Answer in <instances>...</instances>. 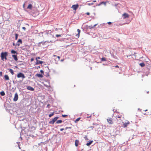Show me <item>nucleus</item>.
I'll use <instances>...</instances> for the list:
<instances>
[{"label": "nucleus", "mask_w": 151, "mask_h": 151, "mask_svg": "<svg viewBox=\"0 0 151 151\" xmlns=\"http://www.w3.org/2000/svg\"><path fill=\"white\" fill-rule=\"evenodd\" d=\"M32 6L31 4H29L27 7V9H32Z\"/></svg>", "instance_id": "obj_14"}, {"label": "nucleus", "mask_w": 151, "mask_h": 151, "mask_svg": "<svg viewBox=\"0 0 151 151\" xmlns=\"http://www.w3.org/2000/svg\"><path fill=\"white\" fill-rule=\"evenodd\" d=\"M61 35H56L55 36L57 37H61Z\"/></svg>", "instance_id": "obj_30"}, {"label": "nucleus", "mask_w": 151, "mask_h": 151, "mask_svg": "<svg viewBox=\"0 0 151 151\" xmlns=\"http://www.w3.org/2000/svg\"><path fill=\"white\" fill-rule=\"evenodd\" d=\"M18 98V96L17 93H16L14 95V96L13 99L14 101H17Z\"/></svg>", "instance_id": "obj_7"}, {"label": "nucleus", "mask_w": 151, "mask_h": 151, "mask_svg": "<svg viewBox=\"0 0 151 151\" xmlns=\"http://www.w3.org/2000/svg\"><path fill=\"white\" fill-rule=\"evenodd\" d=\"M90 128H91V129H93V127H90Z\"/></svg>", "instance_id": "obj_49"}, {"label": "nucleus", "mask_w": 151, "mask_h": 151, "mask_svg": "<svg viewBox=\"0 0 151 151\" xmlns=\"http://www.w3.org/2000/svg\"><path fill=\"white\" fill-rule=\"evenodd\" d=\"M93 142V141H91L89 142H88L86 144V145L88 146H89L90 145H91L92 143Z\"/></svg>", "instance_id": "obj_18"}, {"label": "nucleus", "mask_w": 151, "mask_h": 151, "mask_svg": "<svg viewBox=\"0 0 151 151\" xmlns=\"http://www.w3.org/2000/svg\"><path fill=\"white\" fill-rule=\"evenodd\" d=\"M40 72L42 73H44V71H43V70H40Z\"/></svg>", "instance_id": "obj_40"}, {"label": "nucleus", "mask_w": 151, "mask_h": 151, "mask_svg": "<svg viewBox=\"0 0 151 151\" xmlns=\"http://www.w3.org/2000/svg\"><path fill=\"white\" fill-rule=\"evenodd\" d=\"M139 65L142 67H143L145 66V65L144 63H142L139 64Z\"/></svg>", "instance_id": "obj_19"}, {"label": "nucleus", "mask_w": 151, "mask_h": 151, "mask_svg": "<svg viewBox=\"0 0 151 151\" xmlns=\"http://www.w3.org/2000/svg\"><path fill=\"white\" fill-rule=\"evenodd\" d=\"M91 117V116H88L87 117V118H89V117Z\"/></svg>", "instance_id": "obj_52"}, {"label": "nucleus", "mask_w": 151, "mask_h": 151, "mask_svg": "<svg viewBox=\"0 0 151 151\" xmlns=\"http://www.w3.org/2000/svg\"><path fill=\"white\" fill-rule=\"evenodd\" d=\"M23 6H24V4H23Z\"/></svg>", "instance_id": "obj_54"}, {"label": "nucleus", "mask_w": 151, "mask_h": 151, "mask_svg": "<svg viewBox=\"0 0 151 151\" xmlns=\"http://www.w3.org/2000/svg\"><path fill=\"white\" fill-rule=\"evenodd\" d=\"M18 35L16 33L15 34V39L16 40H17V39Z\"/></svg>", "instance_id": "obj_27"}, {"label": "nucleus", "mask_w": 151, "mask_h": 151, "mask_svg": "<svg viewBox=\"0 0 151 151\" xmlns=\"http://www.w3.org/2000/svg\"><path fill=\"white\" fill-rule=\"evenodd\" d=\"M17 45H18V46H19L20 45V44H17Z\"/></svg>", "instance_id": "obj_50"}, {"label": "nucleus", "mask_w": 151, "mask_h": 151, "mask_svg": "<svg viewBox=\"0 0 151 151\" xmlns=\"http://www.w3.org/2000/svg\"><path fill=\"white\" fill-rule=\"evenodd\" d=\"M34 60V59L33 58H32L31 59V62H32Z\"/></svg>", "instance_id": "obj_37"}, {"label": "nucleus", "mask_w": 151, "mask_h": 151, "mask_svg": "<svg viewBox=\"0 0 151 151\" xmlns=\"http://www.w3.org/2000/svg\"><path fill=\"white\" fill-rule=\"evenodd\" d=\"M79 5L78 4H77L76 5H73L71 7V8H72L74 10L76 11V9L79 7Z\"/></svg>", "instance_id": "obj_5"}, {"label": "nucleus", "mask_w": 151, "mask_h": 151, "mask_svg": "<svg viewBox=\"0 0 151 151\" xmlns=\"http://www.w3.org/2000/svg\"><path fill=\"white\" fill-rule=\"evenodd\" d=\"M122 115L120 114H119L118 115H116V116H115V117L116 118V119H115V120H116V122H119L120 123V121H121V120L120 119H119L118 120L117 119V118H121V117H122Z\"/></svg>", "instance_id": "obj_6"}, {"label": "nucleus", "mask_w": 151, "mask_h": 151, "mask_svg": "<svg viewBox=\"0 0 151 151\" xmlns=\"http://www.w3.org/2000/svg\"><path fill=\"white\" fill-rule=\"evenodd\" d=\"M81 119L80 117H79L75 121V122L77 123L78 121H79L80 119Z\"/></svg>", "instance_id": "obj_21"}, {"label": "nucleus", "mask_w": 151, "mask_h": 151, "mask_svg": "<svg viewBox=\"0 0 151 151\" xmlns=\"http://www.w3.org/2000/svg\"><path fill=\"white\" fill-rule=\"evenodd\" d=\"M4 78L6 80H9V77L7 75H5L4 76Z\"/></svg>", "instance_id": "obj_17"}, {"label": "nucleus", "mask_w": 151, "mask_h": 151, "mask_svg": "<svg viewBox=\"0 0 151 151\" xmlns=\"http://www.w3.org/2000/svg\"><path fill=\"white\" fill-rule=\"evenodd\" d=\"M108 2V1H106V2H104V1H103V2H102V4H104V5L105 6H106V4Z\"/></svg>", "instance_id": "obj_28"}, {"label": "nucleus", "mask_w": 151, "mask_h": 151, "mask_svg": "<svg viewBox=\"0 0 151 151\" xmlns=\"http://www.w3.org/2000/svg\"><path fill=\"white\" fill-rule=\"evenodd\" d=\"M27 89L31 91H34V89L30 86H27Z\"/></svg>", "instance_id": "obj_9"}, {"label": "nucleus", "mask_w": 151, "mask_h": 151, "mask_svg": "<svg viewBox=\"0 0 151 151\" xmlns=\"http://www.w3.org/2000/svg\"><path fill=\"white\" fill-rule=\"evenodd\" d=\"M2 76V72H0V76Z\"/></svg>", "instance_id": "obj_38"}, {"label": "nucleus", "mask_w": 151, "mask_h": 151, "mask_svg": "<svg viewBox=\"0 0 151 151\" xmlns=\"http://www.w3.org/2000/svg\"><path fill=\"white\" fill-rule=\"evenodd\" d=\"M97 25V24H95V25L93 26V27H95L96 26V25Z\"/></svg>", "instance_id": "obj_48"}, {"label": "nucleus", "mask_w": 151, "mask_h": 151, "mask_svg": "<svg viewBox=\"0 0 151 151\" xmlns=\"http://www.w3.org/2000/svg\"><path fill=\"white\" fill-rule=\"evenodd\" d=\"M22 29H24V30H26V28H25V27H22Z\"/></svg>", "instance_id": "obj_36"}, {"label": "nucleus", "mask_w": 151, "mask_h": 151, "mask_svg": "<svg viewBox=\"0 0 151 151\" xmlns=\"http://www.w3.org/2000/svg\"><path fill=\"white\" fill-rule=\"evenodd\" d=\"M23 151H25L24 150H23Z\"/></svg>", "instance_id": "obj_59"}, {"label": "nucleus", "mask_w": 151, "mask_h": 151, "mask_svg": "<svg viewBox=\"0 0 151 151\" xmlns=\"http://www.w3.org/2000/svg\"><path fill=\"white\" fill-rule=\"evenodd\" d=\"M53 56H56V55H53Z\"/></svg>", "instance_id": "obj_53"}, {"label": "nucleus", "mask_w": 151, "mask_h": 151, "mask_svg": "<svg viewBox=\"0 0 151 151\" xmlns=\"http://www.w3.org/2000/svg\"><path fill=\"white\" fill-rule=\"evenodd\" d=\"M17 76L18 78H22L23 79L25 78L24 74L21 72L18 73Z\"/></svg>", "instance_id": "obj_3"}, {"label": "nucleus", "mask_w": 151, "mask_h": 151, "mask_svg": "<svg viewBox=\"0 0 151 151\" xmlns=\"http://www.w3.org/2000/svg\"><path fill=\"white\" fill-rule=\"evenodd\" d=\"M97 25V24H95V25L93 26V27H95L96 26V25Z\"/></svg>", "instance_id": "obj_47"}, {"label": "nucleus", "mask_w": 151, "mask_h": 151, "mask_svg": "<svg viewBox=\"0 0 151 151\" xmlns=\"http://www.w3.org/2000/svg\"><path fill=\"white\" fill-rule=\"evenodd\" d=\"M86 14L87 15H89L90 14V13L88 12L86 13Z\"/></svg>", "instance_id": "obj_43"}, {"label": "nucleus", "mask_w": 151, "mask_h": 151, "mask_svg": "<svg viewBox=\"0 0 151 151\" xmlns=\"http://www.w3.org/2000/svg\"><path fill=\"white\" fill-rule=\"evenodd\" d=\"M12 53L15 54L17 53V52L14 50H12L11 52Z\"/></svg>", "instance_id": "obj_25"}, {"label": "nucleus", "mask_w": 151, "mask_h": 151, "mask_svg": "<svg viewBox=\"0 0 151 151\" xmlns=\"http://www.w3.org/2000/svg\"><path fill=\"white\" fill-rule=\"evenodd\" d=\"M147 111V110H145V111Z\"/></svg>", "instance_id": "obj_56"}, {"label": "nucleus", "mask_w": 151, "mask_h": 151, "mask_svg": "<svg viewBox=\"0 0 151 151\" xmlns=\"http://www.w3.org/2000/svg\"><path fill=\"white\" fill-rule=\"evenodd\" d=\"M115 67L119 68V67L118 65H116V66H115Z\"/></svg>", "instance_id": "obj_45"}, {"label": "nucleus", "mask_w": 151, "mask_h": 151, "mask_svg": "<svg viewBox=\"0 0 151 151\" xmlns=\"http://www.w3.org/2000/svg\"><path fill=\"white\" fill-rule=\"evenodd\" d=\"M143 151H145V150H143Z\"/></svg>", "instance_id": "obj_58"}, {"label": "nucleus", "mask_w": 151, "mask_h": 151, "mask_svg": "<svg viewBox=\"0 0 151 151\" xmlns=\"http://www.w3.org/2000/svg\"><path fill=\"white\" fill-rule=\"evenodd\" d=\"M8 55V53L7 52H2L1 53V59L3 60H4V59L5 60H6L7 58L6 57Z\"/></svg>", "instance_id": "obj_2"}, {"label": "nucleus", "mask_w": 151, "mask_h": 151, "mask_svg": "<svg viewBox=\"0 0 151 151\" xmlns=\"http://www.w3.org/2000/svg\"><path fill=\"white\" fill-rule=\"evenodd\" d=\"M17 42H19L20 44H22V40L20 39H19L18 40Z\"/></svg>", "instance_id": "obj_26"}, {"label": "nucleus", "mask_w": 151, "mask_h": 151, "mask_svg": "<svg viewBox=\"0 0 151 151\" xmlns=\"http://www.w3.org/2000/svg\"><path fill=\"white\" fill-rule=\"evenodd\" d=\"M61 61H63V60H61Z\"/></svg>", "instance_id": "obj_55"}, {"label": "nucleus", "mask_w": 151, "mask_h": 151, "mask_svg": "<svg viewBox=\"0 0 151 151\" xmlns=\"http://www.w3.org/2000/svg\"><path fill=\"white\" fill-rule=\"evenodd\" d=\"M68 128H70V127H66V128L65 129V130H66V129H68Z\"/></svg>", "instance_id": "obj_41"}, {"label": "nucleus", "mask_w": 151, "mask_h": 151, "mask_svg": "<svg viewBox=\"0 0 151 151\" xmlns=\"http://www.w3.org/2000/svg\"><path fill=\"white\" fill-rule=\"evenodd\" d=\"M13 45H14V43L13 44Z\"/></svg>", "instance_id": "obj_57"}, {"label": "nucleus", "mask_w": 151, "mask_h": 151, "mask_svg": "<svg viewBox=\"0 0 151 151\" xmlns=\"http://www.w3.org/2000/svg\"><path fill=\"white\" fill-rule=\"evenodd\" d=\"M0 94L2 96H4L5 95V93L4 91H1L0 93Z\"/></svg>", "instance_id": "obj_22"}, {"label": "nucleus", "mask_w": 151, "mask_h": 151, "mask_svg": "<svg viewBox=\"0 0 151 151\" xmlns=\"http://www.w3.org/2000/svg\"><path fill=\"white\" fill-rule=\"evenodd\" d=\"M96 2V0H94L93 1V2Z\"/></svg>", "instance_id": "obj_46"}, {"label": "nucleus", "mask_w": 151, "mask_h": 151, "mask_svg": "<svg viewBox=\"0 0 151 151\" xmlns=\"http://www.w3.org/2000/svg\"><path fill=\"white\" fill-rule=\"evenodd\" d=\"M122 16L124 17L123 18L124 19L129 17V15L127 13H124L122 15Z\"/></svg>", "instance_id": "obj_8"}, {"label": "nucleus", "mask_w": 151, "mask_h": 151, "mask_svg": "<svg viewBox=\"0 0 151 151\" xmlns=\"http://www.w3.org/2000/svg\"><path fill=\"white\" fill-rule=\"evenodd\" d=\"M62 122V120H58L56 122V123L57 124H59L61 123Z\"/></svg>", "instance_id": "obj_23"}, {"label": "nucleus", "mask_w": 151, "mask_h": 151, "mask_svg": "<svg viewBox=\"0 0 151 151\" xmlns=\"http://www.w3.org/2000/svg\"><path fill=\"white\" fill-rule=\"evenodd\" d=\"M101 60L102 61H106V58H102L101 59Z\"/></svg>", "instance_id": "obj_29"}, {"label": "nucleus", "mask_w": 151, "mask_h": 151, "mask_svg": "<svg viewBox=\"0 0 151 151\" xmlns=\"http://www.w3.org/2000/svg\"><path fill=\"white\" fill-rule=\"evenodd\" d=\"M9 71L12 75H13L14 74V73L12 69H9Z\"/></svg>", "instance_id": "obj_20"}, {"label": "nucleus", "mask_w": 151, "mask_h": 151, "mask_svg": "<svg viewBox=\"0 0 151 151\" xmlns=\"http://www.w3.org/2000/svg\"><path fill=\"white\" fill-rule=\"evenodd\" d=\"M67 116V115H63V114L62 115V116L63 117H65Z\"/></svg>", "instance_id": "obj_35"}, {"label": "nucleus", "mask_w": 151, "mask_h": 151, "mask_svg": "<svg viewBox=\"0 0 151 151\" xmlns=\"http://www.w3.org/2000/svg\"><path fill=\"white\" fill-rule=\"evenodd\" d=\"M102 2H100L99 4H98V5H96V6H100V5H101L102 4Z\"/></svg>", "instance_id": "obj_33"}, {"label": "nucleus", "mask_w": 151, "mask_h": 151, "mask_svg": "<svg viewBox=\"0 0 151 151\" xmlns=\"http://www.w3.org/2000/svg\"><path fill=\"white\" fill-rule=\"evenodd\" d=\"M54 114V112H52V113H51V114H49V116L50 117H51Z\"/></svg>", "instance_id": "obj_24"}, {"label": "nucleus", "mask_w": 151, "mask_h": 151, "mask_svg": "<svg viewBox=\"0 0 151 151\" xmlns=\"http://www.w3.org/2000/svg\"><path fill=\"white\" fill-rule=\"evenodd\" d=\"M36 61H37V62L36 63V65H37V64H42L43 63V61L39 60H37Z\"/></svg>", "instance_id": "obj_12"}, {"label": "nucleus", "mask_w": 151, "mask_h": 151, "mask_svg": "<svg viewBox=\"0 0 151 151\" xmlns=\"http://www.w3.org/2000/svg\"><path fill=\"white\" fill-rule=\"evenodd\" d=\"M49 106H50V104H49L47 105V106L48 107Z\"/></svg>", "instance_id": "obj_51"}, {"label": "nucleus", "mask_w": 151, "mask_h": 151, "mask_svg": "<svg viewBox=\"0 0 151 151\" xmlns=\"http://www.w3.org/2000/svg\"><path fill=\"white\" fill-rule=\"evenodd\" d=\"M58 118V117H56L53 119L52 120L50 121L49 122V123L51 124H53L54 122L57 120Z\"/></svg>", "instance_id": "obj_4"}, {"label": "nucleus", "mask_w": 151, "mask_h": 151, "mask_svg": "<svg viewBox=\"0 0 151 151\" xmlns=\"http://www.w3.org/2000/svg\"><path fill=\"white\" fill-rule=\"evenodd\" d=\"M107 23L109 24H111V22H108Z\"/></svg>", "instance_id": "obj_39"}, {"label": "nucleus", "mask_w": 151, "mask_h": 151, "mask_svg": "<svg viewBox=\"0 0 151 151\" xmlns=\"http://www.w3.org/2000/svg\"><path fill=\"white\" fill-rule=\"evenodd\" d=\"M77 31L78 32V34L76 35V36H77L78 38L80 36V30L79 29H78L77 30Z\"/></svg>", "instance_id": "obj_15"}, {"label": "nucleus", "mask_w": 151, "mask_h": 151, "mask_svg": "<svg viewBox=\"0 0 151 151\" xmlns=\"http://www.w3.org/2000/svg\"><path fill=\"white\" fill-rule=\"evenodd\" d=\"M93 3H88L87 4L88 5H89V6H90V5H93Z\"/></svg>", "instance_id": "obj_31"}, {"label": "nucleus", "mask_w": 151, "mask_h": 151, "mask_svg": "<svg viewBox=\"0 0 151 151\" xmlns=\"http://www.w3.org/2000/svg\"><path fill=\"white\" fill-rule=\"evenodd\" d=\"M40 57H37L36 58V60H38V59H40Z\"/></svg>", "instance_id": "obj_34"}, {"label": "nucleus", "mask_w": 151, "mask_h": 151, "mask_svg": "<svg viewBox=\"0 0 151 151\" xmlns=\"http://www.w3.org/2000/svg\"><path fill=\"white\" fill-rule=\"evenodd\" d=\"M12 56L15 61H17L18 60V58L17 55H12Z\"/></svg>", "instance_id": "obj_11"}, {"label": "nucleus", "mask_w": 151, "mask_h": 151, "mask_svg": "<svg viewBox=\"0 0 151 151\" xmlns=\"http://www.w3.org/2000/svg\"><path fill=\"white\" fill-rule=\"evenodd\" d=\"M60 130L61 131H62L64 130V129L61 128V129H60Z\"/></svg>", "instance_id": "obj_42"}, {"label": "nucleus", "mask_w": 151, "mask_h": 151, "mask_svg": "<svg viewBox=\"0 0 151 151\" xmlns=\"http://www.w3.org/2000/svg\"><path fill=\"white\" fill-rule=\"evenodd\" d=\"M107 121L108 123L110 124H112L114 122L116 123L117 124H119V122H116V120L115 119H113L111 118H109L107 119Z\"/></svg>", "instance_id": "obj_1"}, {"label": "nucleus", "mask_w": 151, "mask_h": 151, "mask_svg": "<svg viewBox=\"0 0 151 151\" xmlns=\"http://www.w3.org/2000/svg\"><path fill=\"white\" fill-rule=\"evenodd\" d=\"M36 76L39 78H42L43 77V76L42 74H36Z\"/></svg>", "instance_id": "obj_16"}, {"label": "nucleus", "mask_w": 151, "mask_h": 151, "mask_svg": "<svg viewBox=\"0 0 151 151\" xmlns=\"http://www.w3.org/2000/svg\"><path fill=\"white\" fill-rule=\"evenodd\" d=\"M129 124V122L127 121L126 122H125L123 124V126L124 127H127V126L128 124Z\"/></svg>", "instance_id": "obj_10"}, {"label": "nucleus", "mask_w": 151, "mask_h": 151, "mask_svg": "<svg viewBox=\"0 0 151 151\" xmlns=\"http://www.w3.org/2000/svg\"><path fill=\"white\" fill-rule=\"evenodd\" d=\"M79 143V141L77 139L75 141V145L76 147L78 146Z\"/></svg>", "instance_id": "obj_13"}, {"label": "nucleus", "mask_w": 151, "mask_h": 151, "mask_svg": "<svg viewBox=\"0 0 151 151\" xmlns=\"http://www.w3.org/2000/svg\"><path fill=\"white\" fill-rule=\"evenodd\" d=\"M57 58H58V60H60V57L59 56H58Z\"/></svg>", "instance_id": "obj_44"}, {"label": "nucleus", "mask_w": 151, "mask_h": 151, "mask_svg": "<svg viewBox=\"0 0 151 151\" xmlns=\"http://www.w3.org/2000/svg\"><path fill=\"white\" fill-rule=\"evenodd\" d=\"M44 86H45L46 87H47V88H48L50 86V85L49 84L48 85H45V84H44Z\"/></svg>", "instance_id": "obj_32"}]
</instances>
